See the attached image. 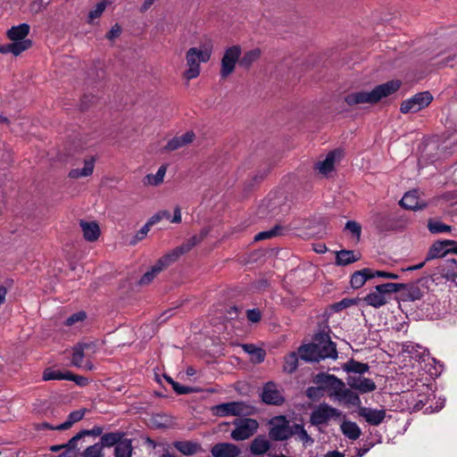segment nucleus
Wrapping results in <instances>:
<instances>
[{"instance_id": "nucleus-1", "label": "nucleus", "mask_w": 457, "mask_h": 457, "mask_svg": "<svg viewBox=\"0 0 457 457\" xmlns=\"http://www.w3.org/2000/svg\"><path fill=\"white\" fill-rule=\"evenodd\" d=\"M401 85V80L392 79L376 86L370 92L359 91L348 94L345 96V102L350 106L359 104H374L378 103L382 98L396 92Z\"/></svg>"}, {"instance_id": "nucleus-2", "label": "nucleus", "mask_w": 457, "mask_h": 457, "mask_svg": "<svg viewBox=\"0 0 457 457\" xmlns=\"http://www.w3.org/2000/svg\"><path fill=\"white\" fill-rule=\"evenodd\" d=\"M212 55V46H205L204 49L191 47L186 54V60L188 69L185 71L184 77L192 79L198 77L200 73L199 62H207Z\"/></svg>"}, {"instance_id": "nucleus-3", "label": "nucleus", "mask_w": 457, "mask_h": 457, "mask_svg": "<svg viewBox=\"0 0 457 457\" xmlns=\"http://www.w3.org/2000/svg\"><path fill=\"white\" fill-rule=\"evenodd\" d=\"M211 411L213 416L217 417H246L254 413L255 408L247 404L245 402H228L222 403L211 407Z\"/></svg>"}, {"instance_id": "nucleus-4", "label": "nucleus", "mask_w": 457, "mask_h": 457, "mask_svg": "<svg viewBox=\"0 0 457 457\" xmlns=\"http://www.w3.org/2000/svg\"><path fill=\"white\" fill-rule=\"evenodd\" d=\"M236 426L230 436L236 441H243L255 434L259 428L256 420L251 418L235 419L232 422Z\"/></svg>"}, {"instance_id": "nucleus-5", "label": "nucleus", "mask_w": 457, "mask_h": 457, "mask_svg": "<svg viewBox=\"0 0 457 457\" xmlns=\"http://www.w3.org/2000/svg\"><path fill=\"white\" fill-rule=\"evenodd\" d=\"M242 49L239 45L228 47L221 58L220 75L221 79L228 78L234 71L237 62L239 63Z\"/></svg>"}, {"instance_id": "nucleus-6", "label": "nucleus", "mask_w": 457, "mask_h": 457, "mask_svg": "<svg viewBox=\"0 0 457 457\" xmlns=\"http://www.w3.org/2000/svg\"><path fill=\"white\" fill-rule=\"evenodd\" d=\"M433 100L428 91L420 92L411 98L404 100L400 106L402 113L417 112L427 107Z\"/></svg>"}, {"instance_id": "nucleus-7", "label": "nucleus", "mask_w": 457, "mask_h": 457, "mask_svg": "<svg viewBox=\"0 0 457 457\" xmlns=\"http://www.w3.org/2000/svg\"><path fill=\"white\" fill-rule=\"evenodd\" d=\"M341 411L328 403H320L311 413L310 422L313 426L324 425L328 422L331 418H338L341 416Z\"/></svg>"}, {"instance_id": "nucleus-8", "label": "nucleus", "mask_w": 457, "mask_h": 457, "mask_svg": "<svg viewBox=\"0 0 457 457\" xmlns=\"http://www.w3.org/2000/svg\"><path fill=\"white\" fill-rule=\"evenodd\" d=\"M273 420L281 421V424H274L269 429V438L272 441H284L287 440L292 436V432H290L289 422L287 420L286 416L279 415L276 416L273 420H270V424H273Z\"/></svg>"}, {"instance_id": "nucleus-9", "label": "nucleus", "mask_w": 457, "mask_h": 457, "mask_svg": "<svg viewBox=\"0 0 457 457\" xmlns=\"http://www.w3.org/2000/svg\"><path fill=\"white\" fill-rule=\"evenodd\" d=\"M260 395L262 402L268 405L280 406L285 403V397L273 381H269L264 384Z\"/></svg>"}, {"instance_id": "nucleus-10", "label": "nucleus", "mask_w": 457, "mask_h": 457, "mask_svg": "<svg viewBox=\"0 0 457 457\" xmlns=\"http://www.w3.org/2000/svg\"><path fill=\"white\" fill-rule=\"evenodd\" d=\"M97 350L96 341H82L77 343L72 347V358L71 363L75 367L80 368L82 365V361L85 356V352H90L91 353H95Z\"/></svg>"}, {"instance_id": "nucleus-11", "label": "nucleus", "mask_w": 457, "mask_h": 457, "mask_svg": "<svg viewBox=\"0 0 457 457\" xmlns=\"http://www.w3.org/2000/svg\"><path fill=\"white\" fill-rule=\"evenodd\" d=\"M173 261H171V258L167 254L161 257L154 265L152 266L151 270L146 271L141 278L138 280L139 286H145L149 285L154 278L165 268L170 266Z\"/></svg>"}, {"instance_id": "nucleus-12", "label": "nucleus", "mask_w": 457, "mask_h": 457, "mask_svg": "<svg viewBox=\"0 0 457 457\" xmlns=\"http://www.w3.org/2000/svg\"><path fill=\"white\" fill-rule=\"evenodd\" d=\"M399 204L403 208L411 211L424 210L428 206L427 202L420 200L417 189L405 193Z\"/></svg>"}, {"instance_id": "nucleus-13", "label": "nucleus", "mask_w": 457, "mask_h": 457, "mask_svg": "<svg viewBox=\"0 0 457 457\" xmlns=\"http://www.w3.org/2000/svg\"><path fill=\"white\" fill-rule=\"evenodd\" d=\"M211 453L212 457H237L241 450L231 443H217L212 446Z\"/></svg>"}, {"instance_id": "nucleus-14", "label": "nucleus", "mask_w": 457, "mask_h": 457, "mask_svg": "<svg viewBox=\"0 0 457 457\" xmlns=\"http://www.w3.org/2000/svg\"><path fill=\"white\" fill-rule=\"evenodd\" d=\"M359 416L365 419L366 422H368L371 426H378L383 422L386 418V410H377L371 409L368 407H360L358 410Z\"/></svg>"}, {"instance_id": "nucleus-15", "label": "nucleus", "mask_w": 457, "mask_h": 457, "mask_svg": "<svg viewBox=\"0 0 457 457\" xmlns=\"http://www.w3.org/2000/svg\"><path fill=\"white\" fill-rule=\"evenodd\" d=\"M427 278H420L411 283H405L406 287L403 289L404 291L403 294V300L413 302L421 299L423 296V292L421 291L419 285L421 282H427Z\"/></svg>"}, {"instance_id": "nucleus-16", "label": "nucleus", "mask_w": 457, "mask_h": 457, "mask_svg": "<svg viewBox=\"0 0 457 457\" xmlns=\"http://www.w3.org/2000/svg\"><path fill=\"white\" fill-rule=\"evenodd\" d=\"M195 133L190 130L187 131L185 134L181 136H177L168 141L167 145L164 146L165 151H175L179 149L190 143H192L195 139Z\"/></svg>"}, {"instance_id": "nucleus-17", "label": "nucleus", "mask_w": 457, "mask_h": 457, "mask_svg": "<svg viewBox=\"0 0 457 457\" xmlns=\"http://www.w3.org/2000/svg\"><path fill=\"white\" fill-rule=\"evenodd\" d=\"M341 156V151L338 149L330 151L325 160L320 161L315 163L314 168L318 170L321 174L328 175L334 170V164L337 157Z\"/></svg>"}, {"instance_id": "nucleus-18", "label": "nucleus", "mask_w": 457, "mask_h": 457, "mask_svg": "<svg viewBox=\"0 0 457 457\" xmlns=\"http://www.w3.org/2000/svg\"><path fill=\"white\" fill-rule=\"evenodd\" d=\"M271 448V443L264 435H258L249 445V451L253 455H263Z\"/></svg>"}, {"instance_id": "nucleus-19", "label": "nucleus", "mask_w": 457, "mask_h": 457, "mask_svg": "<svg viewBox=\"0 0 457 457\" xmlns=\"http://www.w3.org/2000/svg\"><path fill=\"white\" fill-rule=\"evenodd\" d=\"M376 228L380 232L392 231L396 228V220L387 214L378 213L373 218Z\"/></svg>"}, {"instance_id": "nucleus-20", "label": "nucleus", "mask_w": 457, "mask_h": 457, "mask_svg": "<svg viewBox=\"0 0 457 457\" xmlns=\"http://www.w3.org/2000/svg\"><path fill=\"white\" fill-rule=\"evenodd\" d=\"M173 446L184 455H193L204 452L200 443L190 440L175 441Z\"/></svg>"}, {"instance_id": "nucleus-21", "label": "nucleus", "mask_w": 457, "mask_h": 457, "mask_svg": "<svg viewBox=\"0 0 457 457\" xmlns=\"http://www.w3.org/2000/svg\"><path fill=\"white\" fill-rule=\"evenodd\" d=\"M318 353V346L312 343L302 345L297 349L300 359L306 362H319Z\"/></svg>"}, {"instance_id": "nucleus-22", "label": "nucleus", "mask_w": 457, "mask_h": 457, "mask_svg": "<svg viewBox=\"0 0 457 457\" xmlns=\"http://www.w3.org/2000/svg\"><path fill=\"white\" fill-rule=\"evenodd\" d=\"M201 242L202 241L198 238V237L194 235L181 245L173 249L170 253H168V255L171 258V261L175 262L180 255L189 252L194 246L199 245Z\"/></svg>"}, {"instance_id": "nucleus-23", "label": "nucleus", "mask_w": 457, "mask_h": 457, "mask_svg": "<svg viewBox=\"0 0 457 457\" xmlns=\"http://www.w3.org/2000/svg\"><path fill=\"white\" fill-rule=\"evenodd\" d=\"M125 435L126 433L123 431H115V432H108L102 435L100 437V441L98 442L103 449L104 447H116L117 445L120 444V442H122L125 440Z\"/></svg>"}, {"instance_id": "nucleus-24", "label": "nucleus", "mask_w": 457, "mask_h": 457, "mask_svg": "<svg viewBox=\"0 0 457 457\" xmlns=\"http://www.w3.org/2000/svg\"><path fill=\"white\" fill-rule=\"evenodd\" d=\"M361 253H355L353 250H340L336 252L335 264L337 266H347L361 260Z\"/></svg>"}, {"instance_id": "nucleus-25", "label": "nucleus", "mask_w": 457, "mask_h": 457, "mask_svg": "<svg viewBox=\"0 0 457 457\" xmlns=\"http://www.w3.org/2000/svg\"><path fill=\"white\" fill-rule=\"evenodd\" d=\"M80 227L83 231L84 238L88 242H95L100 237L101 231L98 224L96 221L80 220Z\"/></svg>"}, {"instance_id": "nucleus-26", "label": "nucleus", "mask_w": 457, "mask_h": 457, "mask_svg": "<svg viewBox=\"0 0 457 457\" xmlns=\"http://www.w3.org/2000/svg\"><path fill=\"white\" fill-rule=\"evenodd\" d=\"M30 30V26L28 23H21L18 26H12L7 30L6 36L12 41H23L26 40L27 36Z\"/></svg>"}, {"instance_id": "nucleus-27", "label": "nucleus", "mask_w": 457, "mask_h": 457, "mask_svg": "<svg viewBox=\"0 0 457 457\" xmlns=\"http://www.w3.org/2000/svg\"><path fill=\"white\" fill-rule=\"evenodd\" d=\"M449 239L437 240L428 249L425 262L445 257L447 253H444L445 250L447 249Z\"/></svg>"}, {"instance_id": "nucleus-28", "label": "nucleus", "mask_w": 457, "mask_h": 457, "mask_svg": "<svg viewBox=\"0 0 457 457\" xmlns=\"http://www.w3.org/2000/svg\"><path fill=\"white\" fill-rule=\"evenodd\" d=\"M96 158L91 156L84 160V167L82 169H72L69 172V178L79 179L92 175L95 168Z\"/></svg>"}, {"instance_id": "nucleus-29", "label": "nucleus", "mask_w": 457, "mask_h": 457, "mask_svg": "<svg viewBox=\"0 0 457 457\" xmlns=\"http://www.w3.org/2000/svg\"><path fill=\"white\" fill-rule=\"evenodd\" d=\"M84 438L82 431H79L65 444V451L62 453L59 457H77L79 451L78 448V442Z\"/></svg>"}, {"instance_id": "nucleus-30", "label": "nucleus", "mask_w": 457, "mask_h": 457, "mask_svg": "<svg viewBox=\"0 0 457 457\" xmlns=\"http://www.w3.org/2000/svg\"><path fill=\"white\" fill-rule=\"evenodd\" d=\"M363 300L367 305L374 308H380L388 303V299L385 296L381 290L375 289L373 292L369 293Z\"/></svg>"}, {"instance_id": "nucleus-31", "label": "nucleus", "mask_w": 457, "mask_h": 457, "mask_svg": "<svg viewBox=\"0 0 457 457\" xmlns=\"http://www.w3.org/2000/svg\"><path fill=\"white\" fill-rule=\"evenodd\" d=\"M342 369L349 375L351 373L358 374L361 376L365 372L369 371L370 366L368 363L360 362L351 358L347 362L342 365Z\"/></svg>"}, {"instance_id": "nucleus-32", "label": "nucleus", "mask_w": 457, "mask_h": 457, "mask_svg": "<svg viewBox=\"0 0 457 457\" xmlns=\"http://www.w3.org/2000/svg\"><path fill=\"white\" fill-rule=\"evenodd\" d=\"M87 411V410L85 408L71 411L68 415L66 421L56 426L55 428L58 430H66V429L71 428L73 424L80 421L84 418Z\"/></svg>"}, {"instance_id": "nucleus-33", "label": "nucleus", "mask_w": 457, "mask_h": 457, "mask_svg": "<svg viewBox=\"0 0 457 457\" xmlns=\"http://www.w3.org/2000/svg\"><path fill=\"white\" fill-rule=\"evenodd\" d=\"M439 273L442 277L448 280L454 281L457 278V261L455 259H449L445 263L439 267Z\"/></svg>"}, {"instance_id": "nucleus-34", "label": "nucleus", "mask_w": 457, "mask_h": 457, "mask_svg": "<svg viewBox=\"0 0 457 457\" xmlns=\"http://www.w3.org/2000/svg\"><path fill=\"white\" fill-rule=\"evenodd\" d=\"M342 433L351 440H356L360 437L361 431L359 426L350 420H345L341 424Z\"/></svg>"}, {"instance_id": "nucleus-35", "label": "nucleus", "mask_w": 457, "mask_h": 457, "mask_svg": "<svg viewBox=\"0 0 457 457\" xmlns=\"http://www.w3.org/2000/svg\"><path fill=\"white\" fill-rule=\"evenodd\" d=\"M262 51L260 48H254L247 51L242 57H240L239 66L248 70L254 62L260 59Z\"/></svg>"}, {"instance_id": "nucleus-36", "label": "nucleus", "mask_w": 457, "mask_h": 457, "mask_svg": "<svg viewBox=\"0 0 457 457\" xmlns=\"http://www.w3.org/2000/svg\"><path fill=\"white\" fill-rule=\"evenodd\" d=\"M163 378L172 386L177 395H189L192 393L201 392V389L198 387L180 385L179 382L173 380L172 378L166 374H163Z\"/></svg>"}, {"instance_id": "nucleus-37", "label": "nucleus", "mask_w": 457, "mask_h": 457, "mask_svg": "<svg viewBox=\"0 0 457 457\" xmlns=\"http://www.w3.org/2000/svg\"><path fill=\"white\" fill-rule=\"evenodd\" d=\"M151 425L154 428L156 429H166L172 427V419L171 417L164 414L158 413L154 415L151 420Z\"/></svg>"}, {"instance_id": "nucleus-38", "label": "nucleus", "mask_w": 457, "mask_h": 457, "mask_svg": "<svg viewBox=\"0 0 457 457\" xmlns=\"http://www.w3.org/2000/svg\"><path fill=\"white\" fill-rule=\"evenodd\" d=\"M405 283H384L380 285H377L374 289L381 290L385 296L389 300L390 295L393 293H397L402 291L405 287Z\"/></svg>"}, {"instance_id": "nucleus-39", "label": "nucleus", "mask_w": 457, "mask_h": 457, "mask_svg": "<svg viewBox=\"0 0 457 457\" xmlns=\"http://www.w3.org/2000/svg\"><path fill=\"white\" fill-rule=\"evenodd\" d=\"M132 440L126 438L114 448V457H132Z\"/></svg>"}, {"instance_id": "nucleus-40", "label": "nucleus", "mask_w": 457, "mask_h": 457, "mask_svg": "<svg viewBox=\"0 0 457 457\" xmlns=\"http://www.w3.org/2000/svg\"><path fill=\"white\" fill-rule=\"evenodd\" d=\"M244 351L252 355L253 360L256 363H262L266 356V352L253 344H245L242 345Z\"/></svg>"}, {"instance_id": "nucleus-41", "label": "nucleus", "mask_w": 457, "mask_h": 457, "mask_svg": "<svg viewBox=\"0 0 457 457\" xmlns=\"http://www.w3.org/2000/svg\"><path fill=\"white\" fill-rule=\"evenodd\" d=\"M299 354L295 352H291L284 357L283 370L288 374L294 373L298 367Z\"/></svg>"}, {"instance_id": "nucleus-42", "label": "nucleus", "mask_w": 457, "mask_h": 457, "mask_svg": "<svg viewBox=\"0 0 457 457\" xmlns=\"http://www.w3.org/2000/svg\"><path fill=\"white\" fill-rule=\"evenodd\" d=\"M318 358L320 361L325 360L327 358H330L336 360L337 358V345L334 342H328V345L321 346V348L318 349Z\"/></svg>"}, {"instance_id": "nucleus-43", "label": "nucleus", "mask_w": 457, "mask_h": 457, "mask_svg": "<svg viewBox=\"0 0 457 457\" xmlns=\"http://www.w3.org/2000/svg\"><path fill=\"white\" fill-rule=\"evenodd\" d=\"M339 400L345 401L347 404L358 407V410L360 407H362L359 395L356 392H353L351 388H346L343 392V395Z\"/></svg>"}, {"instance_id": "nucleus-44", "label": "nucleus", "mask_w": 457, "mask_h": 457, "mask_svg": "<svg viewBox=\"0 0 457 457\" xmlns=\"http://www.w3.org/2000/svg\"><path fill=\"white\" fill-rule=\"evenodd\" d=\"M290 432H292V436L298 435L299 438L304 444L312 445L314 442L313 438L307 433L302 424L295 423L290 426Z\"/></svg>"}, {"instance_id": "nucleus-45", "label": "nucleus", "mask_w": 457, "mask_h": 457, "mask_svg": "<svg viewBox=\"0 0 457 457\" xmlns=\"http://www.w3.org/2000/svg\"><path fill=\"white\" fill-rule=\"evenodd\" d=\"M68 371L69 370L62 371L60 370H53L52 368H46L43 371L42 379L44 381L52 380V379H56V380L65 379V380H67Z\"/></svg>"}, {"instance_id": "nucleus-46", "label": "nucleus", "mask_w": 457, "mask_h": 457, "mask_svg": "<svg viewBox=\"0 0 457 457\" xmlns=\"http://www.w3.org/2000/svg\"><path fill=\"white\" fill-rule=\"evenodd\" d=\"M166 172V165H162L158 169L156 174H148L144 179L145 184H149L152 186H158L163 181V178Z\"/></svg>"}, {"instance_id": "nucleus-47", "label": "nucleus", "mask_w": 457, "mask_h": 457, "mask_svg": "<svg viewBox=\"0 0 457 457\" xmlns=\"http://www.w3.org/2000/svg\"><path fill=\"white\" fill-rule=\"evenodd\" d=\"M337 376L326 372H320L313 377V383L325 386V390L328 388L331 382H337Z\"/></svg>"}, {"instance_id": "nucleus-48", "label": "nucleus", "mask_w": 457, "mask_h": 457, "mask_svg": "<svg viewBox=\"0 0 457 457\" xmlns=\"http://www.w3.org/2000/svg\"><path fill=\"white\" fill-rule=\"evenodd\" d=\"M361 301V298H344L339 302L334 303L330 305V310L334 312H338L346 309L352 305H356L358 303Z\"/></svg>"}, {"instance_id": "nucleus-49", "label": "nucleus", "mask_w": 457, "mask_h": 457, "mask_svg": "<svg viewBox=\"0 0 457 457\" xmlns=\"http://www.w3.org/2000/svg\"><path fill=\"white\" fill-rule=\"evenodd\" d=\"M283 230V227L280 225H276L270 230L262 231L254 236L253 241L258 242L265 239H270L275 237L277 236L281 235V231Z\"/></svg>"}, {"instance_id": "nucleus-50", "label": "nucleus", "mask_w": 457, "mask_h": 457, "mask_svg": "<svg viewBox=\"0 0 457 457\" xmlns=\"http://www.w3.org/2000/svg\"><path fill=\"white\" fill-rule=\"evenodd\" d=\"M32 46V40L26 39L23 41H12L11 43V53L14 56H18L22 52L28 50Z\"/></svg>"}, {"instance_id": "nucleus-51", "label": "nucleus", "mask_w": 457, "mask_h": 457, "mask_svg": "<svg viewBox=\"0 0 457 457\" xmlns=\"http://www.w3.org/2000/svg\"><path fill=\"white\" fill-rule=\"evenodd\" d=\"M103 447L97 442L92 445L87 446L81 453V457H104Z\"/></svg>"}, {"instance_id": "nucleus-52", "label": "nucleus", "mask_w": 457, "mask_h": 457, "mask_svg": "<svg viewBox=\"0 0 457 457\" xmlns=\"http://www.w3.org/2000/svg\"><path fill=\"white\" fill-rule=\"evenodd\" d=\"M337 382H331L328 389L331 390L329 395L335 396L337 399H340L343 392L346 389L345 382L337 377Z\"/></svg>"}, {"instance_id": "nucleus-53", "label": "nucleus", "mask_w": 457, "mask_h": 457, "mask_svg": "<svg viewBox=\"0 0 457 457\" xmlns=\"http://www.w3.org/2000/svg\"><path fill=\"white\" fill-rule=\"evenodd\" d=\"M428 228L432 234H438L443 232H450L452 227L446 225L441 221L429 220L428 223Z\"/></svg>"}, {"instance_id": "nucleus-54", "label": "nucleus", "mask_w": 457, "mask_h": 457, "mask_svg": "<svg viewBox=\"0 0 457 457\" xmlns=\"http://www.w3.org/2000/svg\"><path fill=\"white\" fill-rule=\"evenodd\" d=\"M325 386H309L305 390V395L312 401H319L324 395Z\"/></svg>"}, {"instance_id": "nucleus-55", "label": "nucleus", "mask_w": 457, "mask_h": 457, "mask_svg": "<svg viewBox=\"0 0 457 457\" xmlns=\"http://www.w3.org/2000/svg\"><path fill=\"white\" fill-rule=\"evenodd\" d=\"M328 342H332L330 336L328 332L323 330L313 335L312 343L316 344V346L320 349L321 346L328 345Z\"/></svg>"}, {"instance_id": "nucleus-56", "label": "nucleus", "mask_w": 457, "mask_h": 457, "mask_svg": "<svg viewBox=\"0 0 457 457\" xmlns=\"http://www.w3.org/2000/svg\"><path fill=\"white\" fill-rule=\"evenodd\" d=\"M356 386L357 388L355 390L361 394L373 392L377 388L375 382L372 379L367 378H362L360 385Z\"/></svg>"}, {"instance_id": "nucleus-57", "label": "nucleus", "mask_w": 457, "mask_h": 457, "mask_svg": "<svg viewBox=\"0 0 457 457\" xmlns=\"http://www.w3.org/2000/svg\"><path fill=\"white\" fill-rule=\"evenodd\" d=\"M345 229L350 231L353 237L357 239V241L360 240L361 234V226L358 222L354 220H348L345 223Z\"/></svg>"}, {"instance_id": "nucleus-58", "label": "nucleus", "mask_w": 457, "mask_h": 457, "mask_svg": "<svg viewBox=\"0 0 457 457\" xmlns=\"http://www.w3.org/2000/svg\"><path fill=\"white\" fill-rule=\"evenodd\" d=\"M365 284V278H363L360 270L354 271L351 275L350 285L353 289H359Z\"/></svg>"}, {"instance_id": "nucleus-59", "label": "nucleus", "mask_w": 457, "mask_h": 457, "mask_svg": "<svg viewBox=\"0 0 457 457\" xmlns=\"http://www.w3.org/2000/svg\"><path fill=\"white\" fill-rule=\"evenodd\" d=\"M106 4L104 1L98 3L94 10L88 12V22H92L95 19L100 17L105 10Z\"/></svg>"}, {"instance_id": "nucleus-60", "label": "nucleus", "mask_w": 457, "mask_h": 457, "mask_svg": "<svg viewBox=\"0 0 457 457\" xmlns=\"http://www.w3.org/2000/svg\"><path fill=\"white\" fill-rule=\"evenodd\" d=\"M86 318H87L86 312L83 311H80V312H75V313L71 314L70 317H68L66 319V320L64 321V325L65 326H72V325L76 324L77 322L83 321L84 320H86Z\"/></svg>"}, {"instance_id": "nucleus-61", "label": "nucleus", "mask_w": 457, "mask_h": 457, "mask_svg": "<svg viewBox=\"0 0 457 457\" xmlns=\"http://www.w3.org/2000/svg\"><path fill=\"white\" fill-rule=\"evenodd\" d=\"M52 2V0H34L30 4V10L34 13L43 12Z\"/></svg>"}, {"instance_id": "nucleus-62", "label": "nucleus", "mask_w": 457, "mask_h": 457, "mask_svg": "<svg viewBox=\"0 0 457 457\" xmlns=\"http://www.w3.org/2000/svg\"><path fill=\"white\" fill-rule=\"evenodd\" d=\"M152 226V223L149 220H147L146 223L137 231L134 238L131 240L130 244L135 245L137 241L144 239L146 237Z\"/></svg>"}, {"instance_id": "nucleus-63", "label": "nucleus", "mask_w": 457, "mask_h": 457, "mask_svg": "<svg viewBox=\"0 0 457 457\" xmlns=\"http://www.w3.org/2000/svg\"><path fill=\"white\" fill-rule=\"evenodd\" d=\"M67 380L73 381L76 383V385H78L79 386H86L89 383V380L87 378L79 376V375H76L70 370L68 371Z\"/></svg>"}, {"instance_id": "nucleus-64", "label": "nucleus", "mask_w": 457, "mask_h": 457, "mask_svg": "<svg viewBox=\"0 0 457 457\" xmlns=\"http://www.w3.org/2000/svg\"><path fill=\"white\" fill-rule=\"evenodd\" d=\"M246 318L250 322L257 323L262 319V312L258 308L249 309L246 311Z\"/></svg>"}]
</instances>
